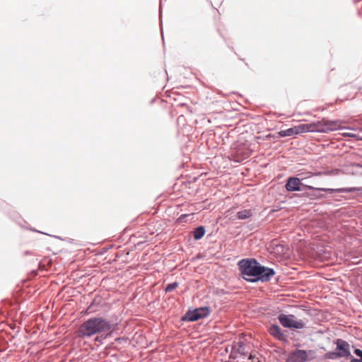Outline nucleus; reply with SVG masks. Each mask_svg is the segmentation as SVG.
I'll use <instances>...</instances> for the list:
<instances>
[{"label": "nucleus", "mask_w": 362, "mask_h": 362, "mask_svg": "<svg viewBox=\"0 0 362 362\" xmlns=\"http://www.w3.org/2000/svg\"><path fill=\"white\" fill-rule=\"evenodd\" d=\"M278 319L281 325L284 327L302 329L305 326V324L302 320H294V316L292 315H286L284 314H280Z\"/></svg>", "instance_id": "nucleus-4"}, {"label": "nucleus", "mask_w": 362, "mask_h": 362, "mask_svg": "<svg viewBox=\"0 0 362 362\" xmlns=\"http://www.w3.org/2000/svg\"><path fill=\"white\" fill-rule=\"evenodd\" d=\"M205 233V229L203 226L197 228L194 231V238L195 240L201 239Z\"/></svg>", "instance_id": "nucleus-12"}, {"label": "nucleus", "mask_w": 362, "mask_h": 362, "mask_svg": "<svg viewBox=\"0 0 362 362\" xmlns=\"http://www.w3.org/2000/svg\"><path fill=\"white\" fill-rule=\"evenodd\" d=\"M305 132H307L305 124H300L289 129L281 130L279 132V134L282 137H285L298 135Z\"/></svg>", "instance_id": "nucleus-6"}, {"label": "nucleus", "mask_w": 362, "mask_h": 362, "mask_svg": "<svg viewBox=\"0 0 362 362\" xmlns=\"http://www.w3.org/2000/svg\"><path fill=\"white\" fill-rule=\"evenodd\" d=\"M249 216V212L247 211H240L238 213V217L239 219H245Z\"/></svg>", "instance_id": "nucleus-17"}, {"label": "nucleus", "mask_w": 362, "mask_h": 362, "mask_svg": "<svg viewBox=\"0 0 362 362\" xmlns=\"http://www.w3.org/2000/svg\"><path fill=\"white\" fill-rule=\"evenodd\" d=\"M336 349L335 351H337L339 355L341 357H346L349 356L351 355L350 353V346L349 344L341 339H338L336 341Z\"/></svg>", "instance_id": "nucleus-7"}, {"label": "nucleus", "mask_w": 362, "mask_h": 362, "mask_svg": "<svg viewBox=\"0 0 362 362\" xmlns=\"http://www.w3.org/2000/svg\"><path fill=\"white\" fill-rule=\"evenodd\" d=\"M178 286V284L177 282H174L173 284H168L165 288V291L166 292H171L173 291L174 289H175Z\"/></svg>", "instance_id": "nucleus-16"}, {"label": "nucleus", "mask_w": 362, "mask_h": 362, "mask_svg": "<svg viewBox=\"0 0 362 362\" xmlns=\"http://www.w3.org/2000/svg\"><path fill=\"white\" fill-rule=\"evenodd\" d=\"M344 136H349V137H356V135L355 134L351 133V132H344L341 134Z\"/></svg>", "instance_id": "nucleus-19"}, {"label": "nucleus", "mask_w": 362, "mask_h": 362, "mask_svg": "<svg viewBox=\"0 0 362 362\" xmlns=\"http://www.w3.org/2000/svg\"><path fill=\"white\" fill-rule=\"evenodd\" d=\"M114 329V325L103 317H93L84 321L78 329L81 337H90L95 334L110 336Z\"/></svg>", "instance_id": "nucleus-1"}, {"label": "nucleus", "mask_w": 362, "mask_h": 362, "mask_svg": "<svg viewBox=\"0 0 362 362\" xmlns=\"http://www.w3.org/2000/svg\"><path fill=\"white\" fill-rule=\"evenodd\" d=\"M316 189L320 190V191H327V189H324V188H316Z\"/></svg>", "instance_id": "nucleus-21"}, {"label": "nucleus", "mask_w": 362, "mask_h": 362, "mask_svg": "<svg viewBox=\"0 0 362 362\" xmlns=\"http://www.w3.org/2000/svg\"><path fill=\"white\" fill-rule=\"evenodd\" d=\"M284 251V247L282 245L273 243L271 246V252L282 253Z\"/></svg>", "instance_id": "nucleus-13"}, {"label": "nucleus", "mask_w": 362, "mask_h": 362, "mask_svg": "<svg viewBox=\"0 0 362 362\" xmlns=\"http://www.w3.org/2000/svg\"><path fill=\"white\" fill-rule=\"evenodd\" d=\"M274 274L273 269L261 266L255 259L250 258V282L267 281Z\"/></svg>", "instance_id": "nucleus-3"}, {"label": "nucleus", "mask_w": 362, "mask_h": 362, "mask_svg": "<svg viewBox=\"0 0 362 362\" xmlns=\"http://www.w3.org/2000/svg\"><path fill=\"white\" fill-rule=\"evenodd\" d=\"M186 216H187V215H186V214H185V215H182V216L180 217V218H179V219H180V220H182V218H185V217H186Z\"/></svg>", "instance_id": "nucleus-22"}, {"label": "nucleus", "mask_w": 362, "mask_h": 362, "mask_svg": "<svg viewBox=\"0 0 362 362\" xmlns=\"http://www.w3.org/2000/svg\"><path fill=\"white\" fill-rule=\"evenodd\" d=\"M356 190H359V189L356 188V187H351V188L341 189H339V191L344 192H354Z\"/></svg>", "instance_id": "nucleus-18"}, {"label": "nucleus", "mask_w": 362, "mask_h": 362, "mask_svg": "<svg viewBox=\"0 0 362 362\" xmlns=\"http://www.w3.org/2000/svg\"><path fill=\"white\" fill-rule=\"evenodd\" d=\"M301 185L300 179L297 177H290L286 184V189L289 192L299 191Z\"/></svg>", "instance_id": "nucleus-8"}, {"label": "nucleus", "mask_w": 362, "mask_h": 362, "mask_svg": "<svg viewBox=\"0 0 362 362\" xmlns=\"http://www.w3.org/2000/svg\"><path fill=\"white\" fill-rule=\"evenodd\" d=\"M309 189H314L313 187H308Z\"/></svg>", "instance_id": "nucleus-24"}, {"label": "nucleus", "mask_w": 362, "mask_h": 362, "mask_svg": "<svg viewBox=\"0 0 362 362\" xmlns=\"http://www.w3.org/2000/svg\"><path fill=\"white\" fill-rule=\"evenodd\" d=\"M354 353L358 358H352L350 362H362V350L356 349Z\"/></svg>", "instance_id": "nucleus-14"}, {"label": "nucleus", "mask_w": 362, "mask_h": 362, "mask_svg": "<svg viewBox=\"0 0 362 362\" xmlns=\"http://www.w3.org/2000/svg\"><path fill=\"white\" fill-rule=\"evenodd\" d=\"M241 275L246 281H249V259H243L238 263Z\"/></svg>", "instance_id": "nucleus-9"}, {"label": "nucleus", "mask_w": 362, "mask_h": 362, "mask_svg": "<svg viewBox=\"0 0 362 362\" xmlns=\"http://www.w3.org/2000/svg\"><path fill=\"white\" fill-rule=\"evenodd\" d=\"M346 122L341 120H327L323 118L321 120L315 121L310 124H305L307 132L328 133L344 129V124Z\"/></svg>", "instance_id": "nucleus-2"}, {"label": "nucleus", "mask_w": 362, "mask_h": 362, "mask_svg": "<svg viewBox=\"0 0 362 362\" xmlns=\"http://www.w3.org/2000/svg\"><path fill=\"white\" fill-rule=\"evenodd\" d=\"M209 314L210 309L208 307H202L192 311H188L183 317V320L189 322H194L206 317Z\"/></svg>", "instance_id": "nucleus-5"}, {"label": "nucleus", "mask_w": 362, "mask_h": 362, "mask_svg": "<svg viewBox=\"0 0 362 362\" xmlns=\"http://www.w3.org/2000/svg\"><path fill=\"white\" fill-rule=\"evenodd\" d=\"M339 354L337 353V351H332V352H329L326 354V357L329 359H337L338 358H341V356L339 355H338Z\"/></svg>", "instance_id": "nucleus-15"}, {"label": "nucleus", "mask_w": 362, "mask_h": 362, "mask_svg": "<svg viewBox=\"0 0 362 362\" xmlns=\"http://www.w3.org/2000/svg\"><path fill=\"white\" fill-rule=\"evenodd\" d=\"M291 358L296 362H305L308 359L307 351L297 350L292 354Z\"/></svg>", "instance_id": "nucleus-10"}, {"label": "nucleus", "mask_w": 362, "mask_h": 362, "mask_svg": "<svg viewBox=\"0 0 362 362\" xmlns=\"http://www.w3.org/2000/svg\"><path fill=\"white\" fill-rule=\"evenodd\" d=\"M356 166L358 168H362V165H356Z\"/></svg>", "instance_id": "nucleus-23"}, {"label": "nucleus", "mask_w": 362, "mask_h": 362, "mask_svg": "<svg viewBox=\"0 0 362 362\" xmlns=\"http://www.w3.org/2000/svg\"><path fill=\"white\" fill-rule=\"evenodd\" d=\"M269 334L279 340H283L284 339V334L281 332V328L279 325H273L269 327Z\"/></svg>", "instance_id": "nucleus-11"}, {"label": "nucleus", "mask_w": 362, "mask_h": 362, "mask_svg": "<svg viewBox=\"0 0 362 362\" xmlns=\"http://www.w3.org/2000/svg\"><path fill=\"white\" fill-rule=\"evenodd\" d=\"M250 361H252V362H255V358L251 354H250Z\"/></svg>", "instance_id": "nucleus-20"}]
</instances>
